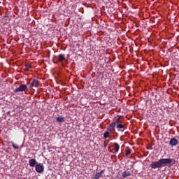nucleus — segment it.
<instances>
[{"instance_id":"1","label":"nucleus","mask_w":179,"mask_h":179,"mask_svg":"<svg viewBox=\"0 0 179 179\" xmlns=\"http://www.w3.org/2000/svg\"><path fill=\"white\" fill-rule=\"evenodd\" d=\"M117 117L115 120V121L112 122L108 126V130L109 131H113L115 132V127L120 132H124L125 129H127V127H125V123L121 121V116L117 115Z\"/></svg>"},{"instance_id":"2","label":"nucleus","mask_w":179,"mask_h":179,"mask_svg":"<svg viewBox=\"0 0 179 179\" xmlns=\"http://www.w3.org/2000/svg\"><path fill=\"white\" fill-rule=\"evenodd\" d=\"M173 163V159L171 158H162L157 162H153L150 164L151 169H162V167H166L167 164H171Z\"/></svg>"},{"instance_id":"3","label":"nucleus","mask_w":179,"mask_h":179,"mask_svg":"<svg viewBox=\"0 0 179 179\" xmlns=\"http://www.w3.org/2000/svg\"><path fill=\"white\" fill-rule=\"evenodd\" d=\"M24 90H27V85L26 84H22L15 90V92L19 93V92H24Z\"/></svg>"},{"instance_id":"4","label":"nucleus","mask_w":179,"mask_h":179,"mask_svg":"<svg viewBox=\"0 0 179 179\" xmlns=\"http://www.w3.org/2000/svg\"><path fill=\"white\" fill-rule=\"evenodd\" d=\"M35 170L36 173H43L44 171V166L41 164H38L35 166Z\"/></svg>"},{"instance_id":"5","label":"nucleus","mask_w":179,"mask_h":179,"mask_svg":"<svg viewBox=\"0 0 179 179\" xmlns=\"http://www.w3.org/2000/svg\"><path fill=\"white\" fill-rule=\"evenodd\" d=\"M38 85H40L38 80L33 79L32 83H31V85L29 87V89H31V87H37V86H38Z\"/></svg>"},{"instance_id":"6","label":"nucleus","mask_w":179,"mask_h":179,"mask_svg":"<svg viewBox=\"0 0 179 179\" xmlns=\"http://www.w3.org/2000/svg\"><path fill=\"white\" fill-rule=\"evenodd\" d=\"M178 144V141L176 138L171 139L169 141V145H171V146H177Z\"/></svg>"},{"instance_id":"7","label":"nucleus","mask_w":179,"mask_h":179,"mask_svg":"<svg viewBox=\"0 0 179 179\" xmlns=\"http://www.w3.org/2000/svg\"><path fill=\"white\" fill-rule=\"evenodd\" d=\"M38 163H37V161L36 160V159H31L29 161V164L30 166V167H34V166H36Z\"/></svg>"},{"instance_id":"8","label":"nucleus","mask_w":179,"mask_h":179,"mask_svg":"<svg viewBox=\"0 0 179 179\" xmlns=\"http://www.w3.org/2000/svg\"><path fill=\"white\" fill-rule=\"evenodd\" d=\"M104 174V171H101L100 172H98L95 174L94 179H100L101 177H103V175Z\"/></svg>"},{"instance_id":"9","label":"nucleus","mask_w":179,"mask_h":179,"mask_svg":"<svg viewBox=\"0 0 179 179\" xmlns=\"http://www.w3.org/2000/svg\"><path fill=\"white\" fill-rule=\"evenodd\" d=\"M113 131H109L108 130V126L107 127V131H105L103 134V138L104 139H107V138H110V134H111V132H113Z\"/></svg>"},{"instance_id":"10","label":"nucleus","mask_w":179,"mask_h":179,"mask_svg":"<svg viewBox=\"0 0 179 179\" xmlns=\"http://www.w3.org/2000/svg\"><path fill=\"white\" fill-rule=\"evenodd\" d=\"M57 59L59 62H62V61H65V54H59L57 56Z\"/></svg>"},{"instance_id":"11","label":"nucleus","mask_w":179,"mask_h":179,"mask_svg":"<svg viewBox=\"0 0 179 179\" xmlns=\"http://www.w3.org/2000/svg\"><path fill=\"white\" fill-rule=\"evenodd\" d=\"M122 176L123 178H127V177H129V176H131V172L128 171H124L122 172Z\"/></svg>"},{"instance_id":"12","label":"nucleus","mask_w":179,"mask_h":179,"mask_svg":"<svg viewBox=\"0 0 179 179\" xmlns=\"http://www.w3.org/2000/svg\"><path fill=\"white\" fill-rule=\"evenodd\" d=\"M113 145L115 146L114 153H118V150H120V144H118V143H114Z\"/></svg>"},{"instance_id":"13","label":"nucleus","mask_w":179,"mask_h":179,"mask_svg":"<svg viewBox=\"0 0 179 179\" xmlns=\"http://www.w3.org/2000/svg\"><path fill=\"white\" fill-rule=\"evenodd\" d=\"M56 121L57 122H64L65 121V117H62V116H60V117H57L56 118Z\"/></svg>"},{"instance_id":"14","label":"nucleus","mask_w":179,"mask_h":179,"mask_svg":"<svg viewBox=\"0 0 179 179\" xmlns=\"http://www.w3.org/2000/svg\"><path fill=\"white\" fill-rule=\"evenodd\" d=\"M129 155H131V149L127 147L125 149V156H129Z\"/></svg>"},{"instance_id":"15","label":"nucleus","mask_w":179,"mask_h":179,"mask_svg":"<svg viewBox=\"0 0 179 179\" xmlns=\"http://www.w3.org/2000/svg\"><path fill=\"white\" fill-rule=\"evenodd\" d=\"M13 149H19V145H15L13 141L11 142Z\"/></svg>"},{"instance_id":"16","label":"nucleus","mask_w":179,"mask_h":179,"mask_svg":"<svg viewBox=\"0 0 179 179\" xmlns=\"http://www.w3.org/2000/svg\"><path fill=\"white\" fill-rule=\"evenodd\" d=\"M30 66H29V64H26L25 65V69H24V71H26L27 72L30 71Z\"/></svg>"},{"instance_id":"17","label":"nucleus","mask_w":179,"mask_h":179,"mask_svg":"<svg viewBox=\"0 0 179 179\" xmlns=\"http://www.w3.org/2000/svg\"><path fill=\"white\" fill-rule=\"evenodd\" d=\"M4 17H9V16H8V15H5V16H4Z\"/></svg>"}]
</instances>
